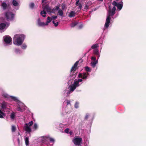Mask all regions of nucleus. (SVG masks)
<instances>
[{
    "mask_svg": "<svg viewBox=\"0 0 146 146\" xmlns=\"http://www.w3.org/2000/svg\"><path fill=\"white\" fill-rule=\"evenodd\" d=\"M112 5L114 6L113 7L112 10H111L110 6L109 7V14L106 19V22L105 24V27L106 28H108L109 27V24L110 23L111 19L110 17L113 16L115 13L116 9L115 6H116L118 9H119V3L114 1L112 3Z\"/></svg>",
    "mask_w": 146,
    "mask_h": 146,
    "instance_id": "nucleus-1",
    "label": "nucleus"
},
{
    "mask_svg": "<svg viewBox=\"0 0 146 146\" xmlns=\"http://www.w3.org/2000/svg\"><path fill=\"white\" fill-rule=\"evenodd\" d=\"M25 36L22 34L15 35L13 38V43L18 45H21L23 43Z\"/></svg>",
    "mask_w": 146,
    "mask_h": 146,
    "instance_id": "nucleus-2",
    "label": "nucleus"
},
{
    "mask_svg": "<svg viewBox=\"0 0 146 146\" xmlns=\"http://www.w3.org/2000/svg\"><path fill=\"white\" fill-rule=\"evenodd\" d=\"M45 10H46V11L48 13H50L51 10V8L50 7H49L48 5H46L44 8V10L41 11L40 13V14L43 17H46L45 14H46V12Z\"/></svg>",
    "mask_w": 146,
    "mask_h": 146,
    "instance_id": "nucleus-3",
    "label": "nucleus"
},
{
    "mask_svg": "<svg viewBox=\"0 0 146 146\" xmlns=\"http://www.w3.org/2000/svg\"><path fill=\"white\" fill-rule=\"evenodd\" d=\"M72 141L76 145H79L82 142V138L78 137H74Z\"/></svg>",
    "mask_w": 146,
    "mask_h": 146,
    "instance_id": "nucleus-4",
    "label": "nucleus"
},
{
    "mask_svg": "<svg viewBox=\"0 0 146 146\" xmlns=\"http://www.w3.org/2000/svg\"><path fill=\"white\" fill-rule=\"evenodd\" d=\"M14 15L11 12H7L5 13V16L8 20H12L14 18Z\"/></svg>",
    "mask_w": 146,
    "mask_h": 146,
    "instance_id": "nucleus-5",
    "label": "nucleus"
},
{
    "mask_svg": "<svg viewBox=\"0 0 146 146\" xmlns=\"http://www.w3.org/2000/svg\"><path fill=\"white\" fill-rule=\"evenodd\" d=\"M79 63V61H77L74 64V65L72 67L70 70V72H74L76 70L78 69V68L77 66Z\"/></svg>",
    "mask_w": 146,
    "mask_h": 146,
    "instance_id": "nucleus-6",
    "label": "nucleus"
},
{
    "mask_svg": "<svg viewBox=\"0 0 146 146\" xmlns=\"http://www.w3.org/2000/svg\"><path fill=\"white\" fill-rule=\"evenodd\" d=\"M4 41L6 44H10L12 41L11 38L9 36H6L4 37Z\"/></svg>",
    "mask_w": 146,
    "mask_h": 146,
    "instance_id": "nucleus-7",
    "label": "nucleus"
},
{
    "mask_svg": "<svg viewBox=\"0 0 146 146\" xmlns=\"http://www.w3.org/2000/svg\"><path fill=\"white\" fill-rule=\"evenodd\" d=\"M78 86V85L76 84L74 82V83L70 85L69 86V90L70 92H73L76 89L77 87Z\"/></svg>",
    "mask_w": 146,
    "mask_h": 146,
    "instance_id": "nucleus-8",
    "label": "nucleus"
},
{
    "mask_svg": "<svg viewBox=\"0 0 146 146\" xmlns=\"http://www.w3.org/2000/svg\"><path fill=\"white\" fill-rule=\"evenodd\" d=\"M1 105L2 109L3 110L5 109L7 106V103L5 102H3L1 104Z\"/></svg>",
    "mask_w": 146,
    "mask_h": 146,
    "instance_id": "nucleus-9",
    "label": "nucleus"
},
{
    "mask_svg": "<svg viewBox=\"0 0 146 146\" xmlns=\"http://www.w3.org/2000/svg\"><path fill=\"white\" fill-rule=\"evenodd\" d=\"M38 24L39 26L43 27L46 25V23L44 22H42L40 21V20L39 18L38 20Z\"/></svg>",
    "mask_w": 146,
    "mask_h": 146,
    "instance_id": "nucleus-10",
    "label": "nucleus"
},
{
    "mask_svg": "<svg viewBox=\"0 0 146 146\" xmlns=\"http://www.w3.org/2000/svg\"><path fill=\"white\" fill-rule=\"evenodd\" d=\"M60 6L59 5H57L55 7V8H53V9H51V11L50 12V13H55V12L57 10L59 9Z\"/></svg>",
    "mask_w": 146,
    "mask_h": 146,
    "instance_id": "nucleus-11",
    "label": "nucleus"
},
{
    "mask_svg": "<svg viewBox=\"0 0 146 146\" xmlns=\"http://www.w3.org/2000/svg\"><path fill=\"white\" fill-rule=\"evenodd\" d=\"M94 53L97 56V58L98 59L100 56L99 54V51L98 49H95L94 50Z\"/></svg>",
    "mask_w": 146,
    "mask_h": 146,
    "instance_id": "nucleus-12",
    "label": "nucleus"
},
{
    "mask_svg": "<svg viewBox=\"0 0 146 146\" xmlns=\"http://www.w3.org/2000/svg\"><path fill=\"white\" fill-rule=\"evenodd\" d=\"M1 6L3 7L4 10H5L7 7V5L5 2H3L2 3Z\"/></svg>",
    "mask_w": 146,
    "mask_h": 146,
    "instance_id": "nucleus-13",
    "label": "nucleus"
},
{
    "mask_svg": "<svg viewBox=\"0 0 146 146\" xmlns=\"http://www.w3.org/2000/svg\"><path fill=\"white\" fill-rule=\"evenodd\" d=\"M98 63L97 61H92L91 62V66L93 67L94 68L96 66V64Z\"/></svg>",
    "mask_w": 146,
    "mask_h": 146,
    "instance_id": "nucleus-14",
    "label": "nucleus"
},
{
    "mask_svg": "<svg viewBox=\"0 0 146 146\" xmlns=\"http://www.w3.org/2000/svg\"><path fill=\"white\" fill-rule=\"evenodd\" d=\"M25 129L26 131L29 133L31 131L30 127L27 125L25 126Z\"/></svg>",
    "mask_w": 146,
    "mask_h": 146,
    "instance_id": "nucleus-15",
    "label": "nucleus"
},
{
    "mask_svg": "<svg viewBox=\"0 0 146 146\" xmlns=\"http://www.w3.org/2000/svg\"><path fill=\"white\" fill-rule=\"evenodd\" d=\"M76 13L74 11H71L68 15V16L70 17H74L75 16Z\"/></svg>",
    "mask_w": 146,
    "mask_h": 146,
    "instance_id": "nucleus-16",
    "label": "nucleus"
},
{
    "mask_svg": "<svg viewBox=\"0 0 146 146\" xmlns=\"http://www.w3.org/2000/svg\"><path fill=\"white\" fill-rule=\"evenodd\" d=\"M6 25L4 23H2L0 24V29H3L5 27Z\"/></svg>",
    "mask_w": 146,
    "mask_h": 146,
    "instance_id": "nucleus-17",
    "label": "nucleus"
},
{
    "mask_svg": "<svg viewBox=\"0 0 146 146\" xmlns=\"http://www.w3.org/2000/svg\"><path fill=\"white\" fill-rule=\"evenodd\" d=\"M76 80L74 81V82L77 85L79 86V82H82V79H78L77 80Z\"/></svg>",
    "mask_w": 146,
    "mask_h": 146,
    "instance_id": "nucleus-18",
    "label": "nucleus"
},
{
    "mask_svg": "<svg viewBox=\"0 0 146 146\" xmlns=\"http://www.w3.org/2000/svg\"><path fill=\"white\" fill-rule=\"evenodd\" d=\"M88 73H84L82 75V79H85L87 78L88 76Z\"/></svg>",
    "mask_w": 146,
    "mask_h": 146,
    "instance_id": "nucleus-19",
    "label": "nucleus"
},
{
    "mask_svg": "<svg viewBox=\"0 0 146 146\" xmlns=\"http://www.w3.org/2000/svg\"><path fill=\"white\" fill-rule=\"evenodd\" d=\"M98 44H96L92 45L91 46V48L92 49H97L96 48L98 47Z\"/></svg>",
    "mask_w": 146,
    "mask_h": 146,
    "instance_id": "nucleus-20",
    "label": "nucleus"
},
{
    "mask_svg": "<svg viewBox=\"0 0 146 146\" xmlns=\"http://www.w3.org/2000/svg\"><path fill=\"white\" fill-rule=\"evenodd\" d=\"M119 1H121L122 0H119ZM123 5V3L122 1L119 2V11L121 10L122 9Z\"/></svg>",
    "mask_w": 146,
    "mask_h": 146,
    "instance_id": "nucleus-21",
    "label": "nucleus"
},
{
    "mask_svg": "<svg viewBox=\"0 0 146 146\" xmlns=\"http://www.w3.org/2000/svg\"><path fill=\"white\" fill-rule=\"evenodd\" d=\"M58 13L61 16H62L64 14L63 11L61 9L59 10Z\"/></svg>",
    "mask_w": 146,
    "mask_h": 146,
    "instance_id": "nucleus-22",
    "label": "nucleus"
},
{
    "mask_svg": "<svg viewBox=\"0 0 146 146\" xmlns=\"http://www.w3.org/2000/svg\"><path fill=\"white\" fill-rule=\"evenodd\" d=\"M50 17H48L47 21L46 22V25H48V24L51 21V20H50Z\"/></svg>",
    "mask_w": 146,
    "mask_h": 146,
    "instance_id": "nucleus-23",
    "label": "nucleus"
},
{
    "mask_svg": "<svg viewBox=\"0 0 146 146\" xmlns=\"http://www.w3.org/2000/svg\"><path fill=\"white\" fill-rule=\"evenodd\" d=\"M25 144L26 145H27L29 143V138L28 137H26L25 140Z\"/></svg>",
    "mask_w": 146,
    "mask_h": 146,
    "instance_id": "nucleus-24",
    "label": "nucleus"
},
{
    "mask_svg": "<svg viewBox=\"0 0 146 146\" xmlns=\"http://www.w3.org/2000/svg\"><path fill=\"white\" fill-rule=\"evenodd\" d=\"M85 70L87 72H90L91 71V69L88 66L85 67Z\"/></svg>",
    "mask_w": 146,
    "mask_h": 146,
    "instance_id": "nucleus-25",
    "label": "nucleus"
},
{
    "mask_svg": "<svg viewBox=\"0 0 146 146\" xmlns=\"http://www.w3.org/2000/svg\"><path fill=\"white\" fill-rule=\"evenodd\" d=\"M78 24L77 22H75L72 23L71 24V26L72 27H74L76 26Z\"/></svg>",
    "mask_w": 146,
    "mask_h": 146,
    "instance_id": "nucleus-26",
    "label": "nucleus"
},
{
    "mask_svg": "<svg viewBox=\"0 0 146 146\" xmlns=\"http://www.w3.org/2000/svg\"><path fill=\"white\" fill-rule=\"evenodd\" d=\"M13 5L15 6H17L18 5V2L15 0H13L12 2Z\"/></svg>",
    "mask_w": 146,
    "mask_h": 146,
    "instance_id": "nucleus-27",
    "label": "nucleus"
},
{
    "mask_svg": "<svg viewBox=\"0 0 146 146\" xmlns=\"http://www.w3.org/2000/svg\"><path fill=\"white\" fill-rule=\"evenodd\" d=\"M16 130V128L15 126V125H12L11 127V131L12 132H15Z\"/></svg>",
    "mask_w": 146,
    "mask_h": 146,
    "instance_id": "nucleus-28",
    "label": "nucleus"
},
{
    "mask_svg": "<svg viewBox=\"0 0 146 146\" xmlns=\"http://www.w3.org/2000/svg\"><path fill=\"white\" fill-rule=\"evenodd\" d=\"M33 124V121H30V122H29V123L28 124L27 123H26L25 124V125H27L28 126H29V127H30Z\"/></svg>",
    "mask_w": 146,
    "mask_h": 146,
    "instance_id": "nucleus-29",
    "label": "nucleus"
},
{
    "mask_svg": "<svg viewBox=\"0 0 146 146\" xmlns=\"http://www.w3.org/2000/svg\"><path fill=\"white\" fill-rule=\"evenodd\" d=\"M15 52L17 54H20L21 52L20 49L18 48L15 49Z\"/></svg>",
    "mask_w": 146,
    "mask_h": 146,
    "instance_id": "nucleus-30",
    "label": "nucleus"
},
{
    "mask_svg": "<svg viewBox=\"0 0 146 146\" xmlns=\"http://www.w3.org/2000/svg\"><path fill=\"white\" fill-rule=\"evenodd\" d=\"M34 6H35V4L33 3H31L29 4V7L32 9H33L34 8Z\"/></svg>",
    "mask_w": 146,
    "mask_h": 146,
    "instance_id": "nucleus-31",
    "label": "nucleus"
},
{
    "mask_svg": "<svg viewBox=\"0 0 146 146\" xmlns=\"http://www.w3.org/2000/svg\"><path fill=\"white\" fill-rule=\"evenodd\" d=\"M15 115L14 113H11L10 117L11 119H14L15 117Z\"/></svg>",
    "mask_w": 146,
    "mask_h": 146,
    "instance_id": "nucleus-32",
    "label": "nucleus"
},
{
    "mask_svg": "<svg viewBox=\"0 0 146 146\" xmlns=\"http://www.w3.org/2000/svg\"><path fill=\"white\" fill-rule=\"evenodd\" d=\"M79 103L78 102H76L75 104L74 107L75 108H77L78 107Z\"/></svg>",
    "mask_w": 146,
    "mask_h": 146,
    "instance_id": "nucleus-33",
    "label": "nucleus"
},
{
    "mask_svg": "<svg viewBox=\"0 0 146 146\" xmlns=\"http://www.w3.org/2000/svg\"><path fill=\"white\" fill-rule=\"evenodd\" d=\"M89 116V115L88 113H87L85 116V119L86 120H87Z\"/></svg>",
    "mask_w": 146,
    "mask_h": 146,
    "instance_id": "nucleus-34",
    "label": "nucleus"
},
{
    "mask_svg": "<svg viewBox=\"0 0 146 146\" xmlns=\"http://www.w3.org/2000/svg\"><path fill=\"white\" fill-rule=\"evenodd\" d=\"M38 126L36 123H35L33 126V128L35 129H36L37 128Z\"/></svg>",
    "mask_w": 146,
    "mask_h": 146,
    "instance_id": "nucleus-35",
    "label": "nucleus"
},
{
    "mask_svg": "<svg viewBox=\"0 0 146 146\" xmlns=\"http://www.w3.org/2000/svg\"><path fill=\"white\" fill-rule=\"evenodd\" d=\"M78 5H79L78 9H80V10L82 8V5L81 4V3H78Z\"/></svg>",
    "mask_w": 146,
    "mask_h": 146,
    "instance_id": "nucleus-36",
    "label": "nucleus"
},
{
    "mask_svg": "<svg viewBox=\"0 0 146 146\" xmlns=\"http://www.w3.org/2000/svg\"><path fill=\"white\" fill-rule=\"evenodd\" d=\"M27 46V45L25 44H23L21 46V48L23 49H25Z\"/></svg>",
    "mask_w": 146,
    "mask_h": 146,
    "instance_id": "nucleus-37",
    "label": "nucleus"
},
{
    "mask_svg": "<svg viewBox=\"0 0 146 146\" xmlns=\"http://www.w3.org/2000/svg\"><path fill=\"white\" fill-rule=\"evenodd\" d=\"M49 141L50 142H54L55 141L54 139L50 137L49 138Z\"/></svg>",
    "mask_w": 146,
    "mask_h": 146,
    "instance_id": "nucleus-38",
    "label": "nucleus"
},
{
    "mask_svg": "<svg viewBox=\"0 0 146 146\" xmlns=\"http://www.w3.org/2000/svg\"><path fill=\"white\" fill-rule=\"evenodd\" d=\"M66 6L65 4L62 3V10H64Z\"/></svg>",
    "mask_w": 146,
    "mask_h": 146,
    "instance_id": "nucleus-39",
    "label": "nucleus"
},
{
    "mask_svg": "<svg viewBox=\"0 0 146 146\" xmlns=\"http://www.w3.org/2000/svg\"><path fill=\"white\" fill-rule=\"evenodd\" d=\"M78 76V78H82V74L81 73H79Z\"/></svg>",
    "mask_w": 146,
    "mask_h": 146,
    "instance_id": "nucleus-40",
    "label": "nucleus"
},
{
    "mask_svg": "<svg viewBox=\"0 0 146 146\" xmlns=\"http://www.w3.org/2000/svg\"><path fill=\"white\" fill-rule=\"evenodd\" d=\"M3 96L5 98H9V96L7 94H5L3 95Z\"/></svg>",
    "mask_w": 146,
    "mask_h": 146,
    "instance_id": "nucleus-41",
    "label": "nucleus"
},
{
    "mask_svg": "<svg viewBox=\"0 0 146 146\" xmlns=\"http://www.w3.org/2000/svg\"><path fill=\"white\" fill-rule=\"evenodd\" d=\"M17 110L18 111H21L22 110L21 108L20 107H17Z\"/></svg>",
    "mask_w": 146,
    "mask_h": 146,
    "instance_id": "nucleus-42",
    "label": "nucleus"
},
{
    "mask_svg": "<svg viewBox=\"0 0 146 146\" xmlns=\"http://www.w3.org/2000/svg\"><path fill=\"white\" fill-rule=\"evenodd\" d=\"M10 97L13 100H17V98L11 96Z\"/></svg>",
    "mask_w": 146,
    "mask_h": 146,
    "instance_id": "nucleus-43",
    "label": "nucleus"
},
{
    "mask_svg": "<svg viewBox=\"0 0 146 146\" xmlns=\"http://www.w3.org/2000/svg\"><path fill=\"white\" fill-rule=\"evenodd\" d=\"M91 60H94V61H96V57L94 56H92L91 57Z\"/></svg>",
    "mask_w": 146,
    "mask_h": 146,
    "instance_id": "nucleus-44",
    "label": "nucleus"
},
{
    "mask_svg": "<svg viewBox=\"0 0 146 146\" xmlns=\"http://www.w3.org/2000/svg\"><path fill=\"white\" fill-rule=\"evenodd\" d=\"M66 105H70V101L69 100H67L66 103Z\"/></svg>",
    "mask_w": 146,
    "mask_h": 146,
    "instance_id": "nucleus-45",
    "label": "nucleus"
},
{
    "mask_svg": "<svg viewBox=\"0 0 146 146\" xmlns=\"http://www.w3.org/2000/svg\"><path fill=\"white\" fill-rule=\"evenodd\" d=\"M69 129L68 128H67L64 131L66 133H68L69 132Z\"/></svg>",
    "mask_w": 146,
    "mask_h": 146,
    "instance_id": "nucleus-46",
    "label": "nucleus"
},
{
    "mask_svg": "<svg viewBox=\"0 0 146 146\" xmlns=\"http://www.w3.org/2000/svg\"><path fill=\"white\" fill-rule=\"evenodd\" d=\"M76 3L75 4L76 5H78V4L79 3V2L80 1V0H76Z\"/></svg>",
    "mask_w": 146,
    "mask_h": 146,
    "instance_id": "nucleus-47",
    "label": "nucleus"
},
{
    "mask_svg": "<svg viewBox=\"0 0 146 146\" xmlns=\"http://www.w3.org/2000/svg\"><path fill=\"white\" fill-rule=\"evenodd\" d=\"M52 18H51V20L52 19H55L57 18V16H53L52 17Z\"/></svg>",
    "mask_w": 146,
    "mask_h": 146,
    "instance_id": "nucleus-48",
    "label": "nucleus"
},
{
    "mask_svg": "<svg viewBox=\"0 0 146 146\" xmlns=\"http://www.w3.org/2000/svg\"><path fill=\"white\" fill-rule=\"evenodd\" d=\"M88 8H89V6L87 5H85V7H84V8L85 9H87Z\"/></svg>",
    "mask_w": 146,
    "mask_h": 146,
    "instance_id": "nucleus-49",
    "label": "nucleus"
},
{
    "mask_svg": "<svg viewBox=\"0 0 146 146\" xmlns=\"http://www.w3.org/2000/svg\"><path fill=\"white\" fill-rule=\"evenodd\" d=\"M5 114H2L1 113L0 114V118H3V115H4Z\"/></svg>",
    "mask_w": 146,
    "mask_h": 146,
    "instance_id": "nucleus-50",
    "label": "nucleus"
},
{
    "mask_svg": "<svg viewBox=\"0 0 146 146\" xmlns=\"http://www.w3.org/2000/svg\"><path fill=\"white\" fill-rule=\"evenodd\" d=\"M58 24V22H57L56 23H55V24H54V25L55 27H57Z\"/></svg>",
    "mask_w": 146,
    "mask_h": 146,
    "instance_id": "nucleus-51",
    "label": "nucleus"
},
{
    "mask_svg": "<svg viewBox=\"0 0 146 146\" xmlns=\"http://www.w3.org/2000/svg\"><path fill=\"white\" fill-rule=\"evenodd\" d=\"M76 74H77V73H75V74H73L72 75V76H74V78H75L76 75Z\"/></svg>",
    "mask_w": 146,
    "mask_h": 146,
    "instance_id": "nucleus-52",
    "label": "nucleus"
},
{
    "mask_svg": "<svg viewBox=\"0 0 146 146\" xmlns=\"http://www.w3.org/2000/svg\"><path fill=\"white\" fill-rule=\"evenodd\" d=\"M17 141H18V142L19 144H20V139H19V138H18L17 139Z\"/></svg>",
    "mask_w": 146,
    "mask_h": 146,
    "instance_id": "nucleus-53",
    "label": "nucleus"
},
{
    "mask_svg": "<svg viewBox=\"0 0 146 146\" xmlns=\"http://www.w3.org/2000/svg\"><path fill=\"white\" fill-rule=\"evenodd\" d=\"M1 113L2 114H5V113L2 111L0 110V114Z\"/></svg>",
    "mask_w": 146,
    "mask_h": 146,
    "instance_id": "nucleus-54",
    "label": "nucleus"
},
{
    "mask_svg": "<svg viewBox=\"0 0 146 146\" xmlns=\"http://www.w3.org/2000/svg\"><path fill=\"white\" fill-rule=\"evenodd\" d=\"M82 25H81L79 26V28L80 29H81L82 27Z\"/></svg>",
    "mask_w": 146,
    "mask_h": 146,
    "instance_id": "nucleus-55",
    "label": "nucleus"
},
{
    "mask_svg": "<svg viewBox=\"0 0 146 146\" xmlns=\"http://www.w3.org/2000/svg\"><path fill=\"white\" fill-rule=\"evenodd\" d=\"M46 0H42V3H44V1H45Z\"/></svg>",
    "mask_w": 146,
    "mask_h": 146,
    "instance_id": "nucleus-56",
    "label": "nucleus"
},
{
    "mask_svg": "<svg viewBox=\"0 0 146 146\" xmlns=\"http://www.w3.org/2000/svg\"><path fill=\"white\" fill-rule=\"evenodd\" d=\"M97 1H98L102 2L103 1V0H97Z\"/></svg>",
    "mask_w": 146,
    "mask_h": 146,
    "instance_id": "nucleus-57",
    "label": "nucleus"
},
{
    "mask_svg": "<svg viewBox=\"0 0 146 146\" xmlns=\"http://www.w3.org/2000/svg\"><path fill=\"white\" fill-rule=\"evenodd\" d=\"M52 23H53V24H55V21H52Z\"/></svg>",
    "mask_w": 146,
    "mask_h": 146,
    "instance_id": "nucleus-58",
    "label": "nucleus"
},
{
    "mask_svg": "<svg viewBox=\"0 0 146 146\" xmlns=\"http://www.w3.org/2000/svg\"><path fill=\"white\" fill-rule=\"evenodd\" d=\"M91 49H90L89 51L90 50H91Z\"/></svg>",
    "mask_w": 146,
    "mask_h": 146,
    "instance_id": "nucleus-59",
    "label": "nucleus"
},
{
    "mask_svg": "<svg viewBox=\"0 0 146 146\" xmlns=\"http://www.w3.org/2000/svg\"><path fill=\"white\" fill-rule=\"evenodd\" d=\"M70 133H71L70 132Z\"/></svg>",
    "mask_w": 146,
    "mask_h": 146,
    "instance_id": "nucleus-60",
    "label": "nucleus"
},
{
    "mask_svg": "<svg viewBox=\"0 0 146 146\" xmlns=\"http://www.w3.org/2000/svg\"><path fill=\"white\" fill-rule=\"evenodd\" d=\"M70 133H71L70 132Z\"/></svg>",
    "mask_w": 146,
    "mask_h": 146,
    "instance_id": "nucleus-61",
    "label": "nucleus"
}]
</instances>
